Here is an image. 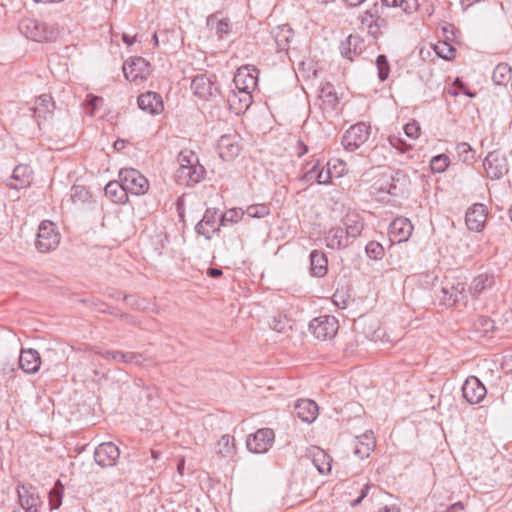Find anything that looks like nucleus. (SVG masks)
Segmentation results:
<instances>
[{
  "mask_svg": "<svg viewBox=\"0 0 512 512\" xmlns=\"http://www.w3.org/2000/svg\"><path fill=\"white\" fill-rule=\"evenodd\" d=\"M20 32L36 42H51L58 36V28L37 19L26 18L19 23Z\"/></svg>",
  "mask_w": 512,
  "mask_h": 512,
  "instance_id": "nucleus-1",
  "label": "nucleus"
},
{
  "mask_svg": "<svg viewBox=\"0 0 512 512\" xmlns=\"http://www.w3.org/2000/svg\"><path fill=\"white\" fill-rule=\"evenodd\" d=\"M118 177L122 181L127 194L140 196L149 190L148 179L134 168H122Z\"/></svg>",
  "mask_w": 512,
  "mask_h": 512,
  "instance_id": "nucleus-2",
  "label": "nucleus"
},
{
  "mask_svg": "<svg viewBox=\"0 0 512 512\" xmlns=\"http://www.w3.org/2000/svg\"><path fill=\"white\" fill-rule=\"evenodd\" d=\"M60 243V233L55 224L51 221L44 220L40 223L35 246L42 252H50L58 247Z\"/></svg>",
  "mask_w": 512,
  "mask_h": 512,
  "instance_id": "nucleus-3",
  "label": "nucleus"
},
{
  "mask_svg": "<svg viewBox=\"0 0 512 512\" xmlns=\"http://www.w3.org/2000/svg\"><path fill=\"white\" fill-rule=\"evenodd\" d=\"M370 136V126L364 122L352 125L342 136L341 143L346 151L354 152L360 148Z\"/></svg>",
  "mask_w": 512,
  "mask_h": 512,
  "instance_id": "nucleus-4",
  "label": "nucleus"
},
{
  "mask_svg": "<svg viewBox=\"0 0 512 512\" xmlns=\"http://www.w3.org/2000/svg\"><path fill=\"white\" fill-rule=\"evenodd\" d=\"M339 328L338 320L331 315L314 318L309 324V330L319 340L332 339Z\"/></svg>",
  "mask_w": 512,
  "mask_h": 512,
  "instance_id": "nucleus-5",
  "label": "nucleus"
},
{
  "mask_svg": "<svg viewBox=\"0 0 512 512\" xmlns=\"http://www.w3.org/2000/svg\"><path fill=\"white\" fill-rule=\"evenodd\" d=\"M275 434L270 428H261L254 434H250L246 440L247 449L250 452L262 454L266 453L274 442Z\"/></svg>",
  "mask_w": 512,
  "mask_h": 512,
  "instance_id": "nucleus-6",
  "label": "nucleus"
},
{
  "mask_svg": "<svg viewBox=\"0 0 512 512\" xmlns=\"http://www.w3.org/2000/svg\"><path fill=\"white\" fill-rule=\"evenodd\" d=\"M119 457L120 450L112 442L101 443L94 451L95 462L102 468L115 466Z\"/></svg>",
  "mask_w": 512,
  "mask_h": 512,
  "instance_id": "nucleus-7",
  "label": "nucleus"
},
{
  "mask_svg": "<svg viewBox=\"0 0 512 512\" xmlns=\"http://www.w3.org/2000/svg\"><path fill=\"white\" fill-rule=\"evenodd\" d=\"M217 149L219 156L225 161H232L241 152L239 136L237 134H224L218 139Z\"/></svg>",
  "mask_w": 512,
  "mask_h": 512,
  "instance_id": "nucleus-8",
  "label": "nucleus"
},
{
  "mask_svg": "<svg viewBox=\"0 0 512 512\" xmlns=\"http://www.w3.org/2000/svg\"><path fill=\"white\" fill-rule=\"evenodd\" d=\"M191 90L196 97L202 100H208L218 94V86L212 81L211 77L205 74H199L193 78Z\"/></svg>",
  "mask_w": 512,
  "mask_h": 512,
  "instance_id": "nucleus-9",
  "label": "nucleus"
},
{
  "mask_svg": "<svg viewBox=\"0 0 512 512\" xmlns=\"http://www.w3.org/2000/svg\"><path fill=\"white\" fill-rule=\"evenodd\" d=\"M205 175V168L199 165L187 166L182 165L176 170L175 179L177 183L185 186H194L199 183Z\"/></svg>",
  "mask_w": 512,
  "mask_h": 512,
  "instance_id": "nucleus-10",
  "label": "nucleus"
},
{
  "mask_svg": "<svg viewBox=\"0 0 512 512\" xmlns=\"http://www.w3.org/2000/svg\"><path fill=\"white\" fill-rule=\"evenodd\" d=\"M483 165L487 175L492 179H500L508 172L505 157L497 151L489 152Z\"/></svg>",
  "mask_w": 512,
  "mask_h": 512,
  "instance_id": "nucleus-11",
  "label": "nucleus"
},
{
  "mask_svg": "<svg viewBox=\"0 0 512 512\" xmlns=\"http://www.w3.org/2000/svg\"><path fill=\"white\" fill-rule=\"evenodd\" d=\"M486 394L485 386L475 376L468 377L462 386L463 398L470 404L480 403Z\"/></svg>",
  "mask_w": 512,
  "mask_h": 512,
  "instance_id": "nucleus-12",
  "label": "nucleus"
},
{
  "mask_svg": "<svg viewBox=\"0 0 512 512\" xmlns=\"http://www.w3.org/2000/svg\"><path fill=\"white\" fill-rule=\"evenodd\" d=\"M487 220V209L481 203L473 204L465 214V223L470 231L480 232Z\"/></svg>",
  "mask_w": 512,
  "mask_h": 512,
  "instance_id": "nucleus-13",
  "label": "nucleus"
},
{
  "mask_svg": "<svg viewBox=\"0 0 512 512\" xmlns=\"http://www.w3.org/2000/svg\"><path fill=\"white\" fill-rule=\"evenodd\" d=\"M123 72L126 79L130 81L146 79L150 73L149 63L142 57L132 58L130 62L124 63Z\"/></svg>",
  "mask_w": 512,
  "mask_h": 512,
  "instance_id": "nucleus-14",
  "label": "nucleus"
},
{
  "mask_svg": "<svg viewBox=\"0 0 512 512\" xmlns=\"http://www.w3.org/2000/svg\"><path fill=\"white\" fill-rule=\"evenodd\" d=\"M257 70L252 71L248 67H241L237 70L233 82L239 91L252 92L257 86Z\"/></svg>",
  "mask_w": 512,
  "mask_h": 512,
  "instance_id": "nucleus-15",
  "label": "nucleus"
},
{
  "mask_svg": "<svg viewBox=\"0 0 512 512\" xmlns=\"http://www.w3.org/2000/svg\"><path fill=\"white\" fill-rule=\"evenodd\" d=\"M442 292L444 294V301H451L448 303L449 306L466 305L467 303L468 292L465 289L464 283H446L442 288Z\"/></svg>",
  "mask_w": 512,
  "mask_h": 512,
  "instance_id": "nucleus-16",
  "label": "nucleus"
},
{
  "mask_svg": "<svg viewBox=\"0 0 512 512\" xmlns=\"http://www.w3.org/2000/svg\"><path fill=\"white\" fill-rule=\"evenodd\" d=\"M32 169L25 164L17 165L12 176L7 180L6 184L11 189H22L29 186L32 182Z\"/></svg>",
  "mask_w": 512,
  "mask_h": 512,
  "instance_id": "nucleus-17",
  "label": "nucleus"
},
{
  "mask_svg": "<svg viewBox=\"0 0 512 512\" xmlns=\"http://www.w3.org/2000/svg\"><path fill=\"white\" fill-rule=\"evenodd\" d=\"M137 103L141 110L151 115L160 114L164 109L162 97L156 92L148 91L141 94L137 99Z\"/></svg>",
  "mask_w": 512,
  "mask_h": 512,
  "instance_id": "nucleus-18",
  "label": "nucleus"
},
{
  "mask_svg": "<svg viewBox=\"0 0 512 512\" xmlns=\"http://www.w3.org/2000/svg\"><path fill=\"white\" fill-rule=\"evenodd\" d=\"M364 48V40L359 35L350 34L340 42L339 51L343 58L353 61L354 57L361 54Z\"/></svg>",
  "mask_w": 512,
  "mask_h": 512,
  "instance_id": "nucleus-19",
  "label": "nucleus"
},
{
  "mask_svg": "<svg viewBox=\"0 0 512 512\" xmlns=\"http://www.w3.org/2000/svg\"><path fill=\"white\" fill-rule=\"evenodd\" d=\"M412 231V223L409 219L403 217L394 219L389 226L390 237L398 243L407 241L410 238Z\"/></svg>",
  "mask_w": 512,
  "mask_h": 512,
  "instance_id": "nucleus-20",
  "label": "nucleus"
},
{
  "mask_svg": "<svg viewBox=\"0 0 512 512\" xmlns=\"http://www.w3.org/2000/svg\"><path fill=\"white\" fill-rule=\"evenodd\" d=\"M359 21L362 25L366 26L370 31L375 29V31L380 28L386 26V21L381 17L380 6L378 3H374L367 10L362 12L358 16Z\"/></svg>",
  "mask_w": 512,
  "mask_h": 512,
  "instance_id": "nucleus-21",
  "label": "nucleus"
},
{
  "mask_svg": "<svg viewBox=\"0 0 512 512\" xmlns=\"http://www.w3.org/2000/svg\"><path fill=\"white\" fill-rule=\"evenodd\" d=\"M217 213L218 211L214 208H208L205 211L203 218L195 226L198 235H202L209 240L212 233L219 231L221 226H215Z\"/></svg>",
  "mask_w": 512,
  "mask_h": 512,
  "instance_id": "nucleus-22",
  "label": "nucleus"
},
{
  "mask_svg": "<svg viewBox=\"0 0 512 512\" xmlns=\"http://www.w3.org/2000/svg\"><path fill=\"white\" fill-rule=\"evenodd\" d=\"M207 27L214 31L220 39H224L232 32V23L229 18L223 17L220 12H216L207 17Z\"/></svg>",
  "mask_w": 512,
  "mask_h": 512,
  "instance_id": "nucleus-23",
  "label": "nucleus"
},
{
  "mask_svg": "<svg viewBox=\"0 0 512 512\" xmlns=\"http://www.w3.org/2000/svg\"><path fill=\"white\" fill-rule=\"evenodd\" d=\"M495 282V275L493 273H481L471 281L468 293L476 299L482 293L491 290L494 287Z\"/></svg>",
  "mask_w": 512,
  "mask_h": 512,
  "instance_id": "nucleus-24",
  "label": "nucleus"
},
{
  "mask_svg": "<svg viewBox=\"0 0 512 512\" xmlns=\"http://www.w3.org/2000/svg\"><path fill=\"white\" fill-rule=\"evenodd\" d=\"M31 490V485L18 484L16 488L17 496L21 507L26 512H38L39 498Z\"/></svg>",
  "mask_w": 512,
  "mask_h": 512,
  "instance_id": "nucleus-25",
  "label": "nucleus"
},
{
  "mask_svg": "<svg viewBox=\"0 0 512 512\" xmlns=\"http://www.w3.org/2000/svg\"><path fill=\"white\" fill-rule=\"evenodd\" d=\"M41 365V358L35 349H22L19 356V366L27 374L36 373Z\"/></svg>",
  "mask_w": 512,
  "mask_h": 512,
  "instance_id": "nucleus-26",
  "label": "nucleus"
},
{
  "mask_svg": "<svg viewBox=\"0 0 512 512\" xmlns=\"http://www.w3.org/2000/svg\"><path fill=\"white\" fill-rule=\"evenodd\" d=\"M376 445L375 438L372 431H366L360 436L355 438L354 455L360 459L369 457Z\"/></svg>",
  "mask_w": 512,
  "mask_h": 512,
  "instance_id": "nucleus-27",
  "label": "nucleus"
},
{
  "mask_svg": "<svg viewBox=\"0 0 512 512\" xmlns=\"http://www.w3.org/2000/svg\"><path fill=\"white\" fill-rule=\"evenodd\" d=\"M100 356L107 360H113L118 363H127V364H135L140 366L144 362V357L140 353L134 352H121L116 350H107L104 352H99Z\"/></svg>",
  "mask_w": 512,
  "mask_h": 512,
  "instance_id": "nucleus-28",
  "label": "nucleus"
},
{
  "mask_svg": "<svg viewBox=\"0 0 512 512\" xmlns=\"http://www.w3.org/2000/svg\"><path fill=\"white\" fill-rule=\"evenodd\" d=\"M296 416L303 422L312 423L318 415L317 404L310 399H300L294 405Z\"/></svg>",
  "mask_w": 512,
  "mask_h": 512,
  "instance_id": "nucleus-29",
  "label": "nucleus"
},
{
  "mask_svg": "<svg viewBox=\"0 0 512 512\" xmlns=\"http://www.w3.org/2000/svg\"><path fill=\"white\" fill-rule=\"evenodd\" d=\"M228 104L230 110L235 114H240L246 111L252 103V96L250 92L246 91H232L228 95Z\"/></svg>",
  "mask_w": 512,
  "mask_h": 512,
  "instance_id": "nucleus-30",
  "label": "nucleus"
},
{
  "mask_svg": "<svg viewBox=\"0 0 512 512\" xmlns=\"http://www.w3.org/2000/svg\"><path fill=\"white\" fill-rule=\"evenodd\" d=\"M54 108L55 104L50 95L42 94L37 97L33 111L38 124L41 120H47L53 114Z\"/></svg>",
  "mask_w": 512,
  "mask_h": 512,
  "instance_id": "nucleus-31",
  "label": "nucleus"
},
{
  "mask_svg": "<svg viewBox=\"0 0 512 512\" xmlns=\"http://www.w3.org/2000/svg\"><path fill=\"white\" fill-rule=\"evenodd\" d=\"M326 246L331 249H344L351 244V240L345 230L337 227L328 231L325 237Z\"/></svg>",
  "mask_w": 512,
  "mask_h": 512,
  "instance_id": "nucleus-32",
  "label": "nucleus"
},
{
  "mask_svg": "<svg viewBox=\"0 0 512 512\" xmlns=\"http://www.w3.org/2000/svg\"><path fill=\"white\" fill-rule=\"evenodd\" d=\"M309 456L315 468L321 473L326 474L331 471L332 458L321 448L312 447L309 450Z\"/></svg>",
  "mask_w": 512,
  "mask_h": 512,
  "instance_id": "nucleus-33",
  "label": "nucleus"
},
{
  "mask_svg": "<svg viewBox=\"0 0 512 512\" xmlns=\"http://www.w3.org/2000/svg\"><path fill=\"white\" fill-rule=\"evenodd\" d=\"M105 195L115 204H125L128 201V194L122 181H110L105 186Z\"/></svg>",
  "mask_w": 512,
  "mask_h": 512,
  "instance_id": "nucleus-34",
  "label": "nucleus"
},
{
  "mask_svg": "<svg viewBox=\"0 0 512 512\" xmlns=\"http://www.w3.org/2000/svg\"><path fill=\"white\" fill-rule=\"evenodd\" d=\"M310 271L315 277H323L328 271V260L326 255L318 250L310 253Z\"/></svg>",
  "mask_w": 512,
  "mask_h": 512,
  "instance_id": "nucleus-35",
  "label": "nucleus"
},
{
  "mask_svg": "<svg viewBox=\"0 0 512 512\" xmlns=\"http://www.w3.org/2000/svg\"><path fill=\"white\" fill-rule=\"evenodd\" d=\"M275 43L279 50H285L293 38V30L289 25H281L272 31Z\"/></svg>",
  "mask_w": 512,
  "mask_h": 512,
  "instance_id": "nucleus-36",
  "label": "nucleus"
},
{
  "mask_svg": "<svg viewBox=\"0 0 512 512\" xmlns=\"http://www.w3.org/2000/svg\"><path fill=\"white\" fill-rule=\"evenodd\" d=\"M382 6L398 9L405 14H412L417 11L419 5L417 0H381Z\"/></svg>",
  "mask_w": 512,
  "mask_h": 512,
  "instance_id": "nucleus-37",
  "label": "nucleus"
},
{
  "mask_svg": "<svg viewBox=\"0 0 512 512\" xmlns=\"http://www.w3.org/2000/svg\"><path fill=\"white\" fill-rule=\"evenodd\" d=\"M319 98L324 108L333 109L338 104V97L331 83H326L321 87Z\"/></svg>",
  "mask_w": 512,
  "mask_h": 512,
  "instance_id": "nucleus-38",
  "label": "nucleus"
},
{
  "mask_svg": "<svg viewBox=\"0 0 512 512\" xmlns=\"http://www.w3.org/2000/svg\"><path fill=\"white\" fill-rule=\"evenodd\" d=\"M235 452L234 438L230 435H223L216 445V453L222 458H231Z\"/></svg>",
  "mask_w": 512,
  "mask_h": 512,
  "instance_id": "nucleus-39",
  "label": "nucleus"
},
{
  "mask_svg": "<svg viewBox=\"0 0 512 512\" xmlns=\"http://www.w3.org/2000/svg\"><path fill=\"white\" fill-rule=\"evenodd\" d=\"M345 232L349 239H355L361 235L363 230V222L359 219L358 215L347 216L344 219Z\"/></svg>",
  "mask_w": 512,
  "mask_h": 512,
  "instance_id": "nucleus-40",
  "label": "nucleus"
},
{
  "mask_svg": "<svg viewBox=\"0 0 512 512\" xmlns=\"http://www.w3.org/2000/svg\"><path fill=\"white\" fill-rule=\"evenodd\" d=\"M511 78V68L506 63L498 64L492 73V80L496 85H504Z\"/></svg>",
  "mask_w": 512,
  "mask_h": 512,
  "instance_id": "nucleus-41",
  "label": "nucleus"
},
{
  "mask_svg": "<svg viewBox=\"0 0 512 512\" xmlns=\"http://www.w3.org/2000/svg\"><path fill=\"white\" fill-rule=\"evenodd\" d=\"M71 201L75 204L88 203L91 199V193L82 185H73L70 190Z\"/></svg>",
  "mask_w": 512,
  "mask_h": 512,
  "instance_id": "nucleus-42",
  "label": "nucleus"
},
{
  "mask_svg": "<svg viewBox=\"0 0 512 512\" xmlns=\"http://www.w3.org/2000/svg\"><path fill=\"white\" fill-rule=\"evenodd\" d=\"M245 212L240 208H232L221 214L219 226L225 227L228 224L238 223Z\"/></svg>",
  "mask_w": 512,
  "mask_h": 512,
  "instance_id": "nucleus-43",
  "label": "nucleus"
},
{
  "mask_svg": "<svg viewBox=\"0 0 512 512\" xmlns=\"http://www.w3.org/2000/svg\"><path fill=\"white\" fill-rule=\"evenodd\" d=\"M269 326L272 330L279 333H284L287 329H291L290 320L286 315L278 313L274 315L269 322Z\"/></svg>",
  "mask_w": 512,
  "mask_h": 512,
  "instance_id": "nucleus-44",
  "label": "nucleus"
},
{
  "mask_svg": "<svg viewBox=\"0 0 512 512\" xmlns=\"http://www.w3.org/2000/svg\"><path fill=\"white\" fill-rule=\"evenodd\" d=\"M456 152L460 160L466 164H472L475 161V151L466 142L457 144Z\"/></svg>",
  "mask_w": 512,
  "mask_h": 512,
  "instance_id": "nucleus-45",
  "label": "nucleus"
},
{
  "mask_svg": "<svg viewBox=\"0 0 512 512\" xmlns=\"http://www.w3.org/2000/svg\"><path fill=\"white\" fill-rule=\"evenodd\" d=\"M63 485L60 481H57L54 487L49 492V503L51 509H58L62 504V496H63Z\"/></svg>",
  "mask_w": 512,
  "mask_h": 512,
  "instance_id": "nucleus-46",
  "label": "nucleus"
},
{
  "mask_svg": "<svg viewBox=\"0 0 512 512\" xmlns=\"http://www.w3.org/2000/svg\"><path fill=\"white\" fill-rule=\"evenodd\" d=\"M435 53L442 59L450 60L454 57L455 49L445 41H439L434 45Z\"/></svg>",
  "mask_w": 512,
  "mask_h": 512,
  "instance_id": "nucleus-47",
  "label": "nucleus"
},
{
  "mask_svg": "<svg viewBox=\"0 0 512 512\" xmlns=\"http://www.w3.org/2000/svg\"><path fill=\"white\" fill-rule=\"evenodd\" d=\"M249 217L261 219L270 214V209L266 204L249 205L244 211Z\"/></svg>",
  "mask_w": 512,
  "mask_h": 512,
  "instance_id": "nucleus-48",
  "label": "nucleus"
},
{
  "mask_svg": "<svg viewBox=\"0 0 512 512\" xmlns=\"http://www.w3.org/2000/svg\"><path fill=\"white\" fill-rule=\"evenodd\" d=\"M376 67L378 70V78L380 81H385L389 77L390 73V65L387 60V57L383 54H380L376 58Z\"/></svg>",
  "mask_w": 512,
  "mask_h": 512,
  "instance_id": "nucleus-49",
  "label": "nucleus"
},
{
  "mask_svg": "<svg viewBox=\"0 0 512 512\" xmlns=\"http://www.w3.org/2000/svg\"><path fill=\"white\" fill-rule=\"evenodd\" d=\"M449 165V158L445 154H439L434 157H432L430 161V167L432 171L436 173H442L444 172Z\"/></svg>",
  "mask_w": 512,
  "mask_h": 512,
  "instance_id": "nucleus-50",
  "label": "nucleus"
},
{
  "mask_svg": "<svg viewBox=\"0 0 512 512\" xmlns=\"http://www.w3.org/2000/svg\"><path fill=\"white\" fill-rule=\"evenodd\" d=\"M365 252L373 260H380L384 256L383 246L376 241H370L365 247Z\"/></svg>",
  "mask_w": 512,
  "mask_h": 512,
  "instance_id": "nucleus-51",
  "label": "nucleus"
},
{
  "mask_svg": "<svg viewBox=\"0 0 512 512\" xmlns=\"http://www.w3.org/2000/svg\"><path fill=\"white\" fill-rule=\"evenodd\" d=\"M178 162L179 167H182V165L193 166L194 163L195 165H199L198 157L190 150L181 151L178 156Z\"/></svg>",
  "mask_w": 512,
  "mask_h": 512,
  "instance_id": "nucleus-52",
  "label": "nucleus"
},
{
  "mask_svg": "<svg viewBox=\"0 0 512 512\" xmlns=\"http://www.w3.org/2000/svg\"><path fill=\"white\" fill-rule=\"evenodd\" d=\"M476 326L484 333H488L494 329V321L489 317L480 316L476 321Z\"/></svg>",
  "mask_w": 512,
  "mask_h": 512,
  "instance_id": "nucleus-53",
  "label": "nucleus"
},
{
  "mask_svg": "<svg viewBox=\"0 0 512 512\" xmlns=\"http://www.w3.org/2000/svg\"><path fill=\"white\" fill-rule=\"evenodd\" d=\"M404 132L409 138H417L420 132V126L416 121L409 122L404 126Z\"/></svg>",
  "mask_w": 512,
  "mask_h": 512,
  "instance_id": "nucleus-54",
  "label": "nucleus"
},
{
  "mask_svg": "<svg viewBox=\"0 0 512 512\" xmlns=\"http://www.w3.org/2000/svg\"><path fill=\"white\" fill-rule=\"evenodd\" d=\"M389 143L392 147L400 150L401 152H406L408 149H410V145L404 143L403 140L397 136L389 137Z\"/></svg>",
  "mask_w": 512,
  "mask_h": 512,
  "instance_id": "nucleus-55",
  "label": "nucleus"
},
{
  "mask_svg": "<svg viewBox=\"0 0 512 512\" xmlns=\"http://www.w3.org/2000/svg\"><path fill=\"white\" fill-rule=\"evenodd\" d=\"M330 179H331V172L329 169L327 171H325L324 168H322L316 174V181L318 184H327L330 182Z\"/></svg>",
  "mask_w": 512,
  "mask_h": 512,
  "instance_id": "nucleus-56",
  "label": "nucleus"
},
{
  "mask_svg": "<svg viewBox=\"0 0 512 512\" xmlns=\"http://www.w3.org/2000/svg\"><path fill=\"white\" fill-rule=\"evenodd\" d=\"M318 171H319V162L317 161L316 163H314L312 165L311 168L307 169V171L304 174V180L307 182H309L313 179L316 180V174L318 173Z\"/></svg>",
  "mask_w": 512,
  "mask_h": 512,
  "instance_id": "nucleus-57",
  "label": "nucleus"
},
{
  "mask_svg": "<svg viewBox=\"0 0 512 512\" xmlns=\"http://www.w3.org/2000/svg\"><path fill=\"white\" fill-rule=\"evenodd\" d=\"M296 152L299 157H302L304 154L308 152V147L302 141H298L296 146Z\"/></svg>",
  "mask_w": 512,
  "mask_h": 512,
  "instance_id": "nucleus-58",
  "label": "nucleus"
},
{
  "mask_svg": "<svg viewBox=\"0 0 512 512\" xmlns=\"http://www.w3.org/2000/svg\"><path fill=\"white\" fill-rule=\"evenodd\" d=\"M126 143L127 142L123 139H117L114 142L113 147L116 151H122L126 147Z\"/></svg>",
  "mask_w": 512,
  "mask_h": 512,
  "instance_id": "nucleus-59",
  "label": "nucleus"
},
{
  "mask_svg": "<svg viewBox=\"0 0 512 512\" xmlns=\"http://www.w3.org/2000/svg\"><path fill=\"white\" fill-rule=\"evenodd\" d=\"M348 7L356 8L363 4L366 0H343Z\"/></svg>",
  "mask_w": 512,
  "mask_h": 512,
  "instance_id": "nucleus-60",
  "label": "nucleus"
},
{
  "mask_svg": "<svg viewBox=\"0 0 512 512\" xmlns=\"http://www.w3.org/2000/svg\"><path fill=\"white\" fill-rule=\"evenodd\" d=\"M208 275L213 277V278H218L222 275V270L221 269H218V268H209L208 271H207Z\"/></svg>",
  "mask_w": 512,
  "mask_h": 512,
  "instance_id": "nucleus-61",
  "label": "nucleus"
},
{
  "mask_svg": "<svg viewBox=\"0 0 512 512\" xmlns=\"http://www.w3.org/2000/svg\"><path fill=\"white\" fill-rule=\"evenodd\" d=\"M124 301H126L127 304L131 305L132 307L139 308V304L134 300L133 296H124Z\"/></svg>",
  "mask_w": 512,
  "mask_h": 512,
  "instance_id": "nucleus-62",
  "label": "nucleus"
},
{
  "mask_svg": "<svg viewBox=\"0 0 512 512\" xmlns=\"http://www.w3.org/2000/svg\"><path fill=\"white\" fill-rule=\"evenodd\" d=\"M379 512H399V509L396 506H391V507L385 506Z\"/></svg>",
  "mask_w": 512,
  "mask_h": 512,
  "instance_id": "nucleus-63",
  "label": "nucleus"
},
{
  "mask_svg": "<svg viewBox=\"0 0 512 512\" xmlns=\"http://www.w3.org/2000/svg\"><path fill=\"white\" fill-rule=\"evenodd\" d=\"M122 39H123L124 43H126L127 45H132L135 42L134 38H130L126 34L123 35Z\"/></svg>",
  "mask_w": 512,
  "mask_h": 512,
  "instance_id": "nucleus-64",
  "label": "nucleus"
}]
</instances>
